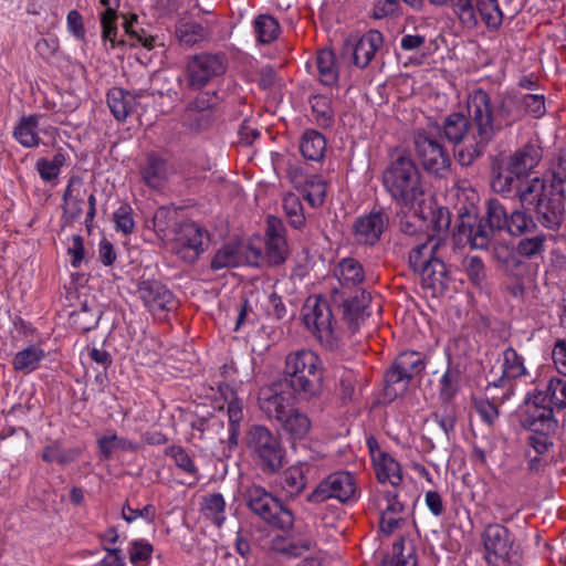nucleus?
<instances>
[{"label":"nucleus","instance_id":"26","mask_svg":"<svg viewBox=\"0 0 566 566\" xmlns=\"http://www.w3.org/2000/svg\"><path fill=\"white\" fill-rule=\"evenodd\" d=\"M172 169L164 157L156 153L146 156L139 166L142 180L151 189H161L168 180Z\"/></svg>","mask_w":566,"mask_h":566},{"label":"nucleus","instance_id":"20","mask_svg":"<svg viewBox=\"0 0 566 566\" xmlns=\"http://www.w3.org/2000/svg\"><path fill=\"white\" fill-rule=\"evenodd\" d=\"M527 375L524 358L513 347H507L503 352L502 375L490 381L486 390L501 388L504 391L502 399L507 398L514 391V381Z\"/></svg>","mask_w":566,"mask_h":566},{"label":"nucleus","instance_id":"25","mask_svg":"<svg viewBox=\"0 0 566 566\" xmlns=\"http://www.w3.org/2000/svg\"><path fill=\"white\" fill-rule=\"evenodd\" d=\"M85 190L80 177L73 176L69 179L62 197V227H71L82 216Z\"/></svg>","mask_w":566,"mask_h":566},{"label":"nucleus","instance_id":"32","mask_svg":"<svg viewBox=\"0 0 566 566\" xmlns=\"http://www.w3.org/2000/svg\"><path fill=\"white\" fill-rule=\"evenodd\" d=\"M373 460L378 482H389L394 488L400 485L402 482L401 467L394 457L379 451L378 457L373 455Z\"/></svg>","mask_w":566,"mask_h":566},{"label":"nucleus","instance_id":"17","mask_svg":"<svg viewBox=\"0 0 566 566\" xmlns=\"http://www.w3.org/2000/svg\"><path fill=\"white\" fill-rule=\"evenodd\" d=\"M370 300V294L364 290L349 296H346L345 291L338 290L337 287H334L331 292L333 306L340 311L343 321L347 324L352 333H355L360 323L369 316L367 308Z\"/></svg>","mask_w":566,"mask_h":566},{"label":"nucleus","instance_id":"54","mask_svg":"<svg viewBox=\"0 0 566 566\" xmlns=\"http://www.w3.org/2000/svg\"><path fill=\"white\" fill-rule=\"evenodd\" d=\"M547 234L541 232L532 237H525L517 243V253L525 258L541 255L545 251Z\"/></svg>","mask_w":566,"mask_h":566},{"label":"nucleus","instance_id":"12","mask_svg":"<svg viewBox=\"0 0 566 566\" xmlns=\"http://www.w3.org/2000/svg\"><path fill=\"white\" fill-rule=\"evenodd\" d=\"M412 143L422 168L436 177H446L451 167V157L443 144L424 129L413 133Z\"/></svg>","mask_w":566,"mask_h":566},{"label":"nucleus","instance_id":"10","mask_svg":"<svg viewBox=\"0 0 566 566\" xmlns=\"http://www.w3.org/2000/svg\"><path fill=\"white\" fill-rule=\"evenodd\" d=\"M332 302L322 296L308 298L303 308V323L322 346L334 349L340 338Z\"/></svg>","mask_w":566,"mask_h":566},{"label":"nucleus","instance_id":"6","mask_svg":"<svg viewBox=\"0 0 566 566\" xmlns=\"http://www.w3.org/2000/svg\"><path fill=\"white\" fill-rule=\"evenodd\" d=\"M440 244V240L428 238L409 253L410 266L415 272L420 273L422 287L430 291L432 296L443 294L450 281L447 265L441 259L434 256Z\"/></svg>","mask_w":566,"mask_h":566},{"label":"nucleus","instance_id":"33","mask_svg":"<svg viewBox=\"0 0 566 566\" xmlns=\"http://www.w3.org/2000/svg\"><path fill=\"white\" fill-rule=\"evenodd\" d=\"M281 428L293 440H302L311 429V420L304 412L290 408L286 413L277 421Z\"/></svg>","mask_w":566,"mask_h":566},{"label":"nucleus","instance_id":"46","mask_svg":"<svg viewBox=\"0 0 566 566\" xmlns=\"http://www.w3.org/2000/svg\"><path fill=\"white\" fill-rule=\"evenodd\" d=\"M82 450L80 448H71L67 450L61 449L57 441L46 446L42 453V460L44 462H57L61 465H66L75 462Z\"/></svg>","mask_w":566,"mask_h":566},{"label":"nucleus","instance_id":"57","mask_svg":"<svg viewBox=\"0 0 566 566\" xmlns=\"http://www.w3.org/2000/svg\"><path fill=\"white\" fill-rule=\"evenodd\" d=\"M153 552L154 546L149 542L143 538L134 539L130 542L128 548L129 562L134 566H138L140 563H148Z\"/></svg>","mask_w":566,"mask_h":566},{"label":"nucleus","instance_id":"45","mask_svg":"<svg viewBox=\"0 0 566 566\" xmlns=\"http://www.w3.org/2000/svg\"><path fill=\"white\" fill-rule=\"evenodd\" d=\"M256 40L261 44H270L277 39L280 34V24L275 18L270 14H260L253 21Z\"/></svg>","mask_w":566,"mask_h":566},{"label":"nucleus","instance_id":"48","mask_svg":"<svg viewBox=\"0 0 566 566\" xmlns=\"http://www.w3.org/2000/svg\"><path fill=\"white\" fill-rule=\"evenodd\" d=\"M65 154L62 150H59L54 154L51 160L46 158L38 159L35 168L43 181L51 182L59 177L61 168L65 165Z\"/></svg>","mask_w":566,"mask_h":566},{"label":"nucleus","instance_id":"8","mask_svg":"<svg viewBox=\"0 0 566 566\" xmlns=\"http://www.w3.org/2000/svg\"><path fill=\"white\" fill-rule=\"evenodd\" d=\"M247 507L263 522L281 531H289L295 522L293 512L263 486L252 484L243 492Z\"/></svg>","mask_w":566,"mask_h":566},{"label":"nucleus","instance_id":"39","mask_svg":"<svg viewBox=\"0 0 566 566\" xmlns=\"http://www.w3.org/2000/svg\"><path fill=\"white\" fill-rule=\"evenodd\" d=\"M99 2L105 7L101 14L102 39L105 42H111V46L114 49L117 33V9L120 0H99Z\"/></svg>","mask_w":566,"mask_h":566},{"label":"nucleus","instance_id":"18","mask_svg":"<svg viewBox=\"0 0 566 566\" xmlns=\"http://www.w3.org/2000/svg\"><path fill=\"white\" fill-rule=\"evenodd\" d=\"M207 243L208 232L197 223L187 222L180 226L171 251L184 262L192 264L206 250Z\"/></svg>","mask_w":566,"mask_h":566},{"label":"nucleus","instance_id":"4","mask_svg":"<svg viewBox=\"0 0 566 566\" xmlns=\"http://www.w3.org/2000/svg\"><path fill=\"white\" fill-rule=\"evenodd\" d=\"M479 193L472 189L462 190L458 195L457 221L452 231L457 247L470 245L472 249H486L497 233L492 226L489 213L492 209V198L485 201L483 217H479Z\"/></svg>","mask_w":566,"mask_h":566},{"label":"nucleus","instance_id":"56","mask_svg":"<svg viewBox=\"0 0 566 566\" xmlns=\"http://www.w3.org/2000/svg\"><path fill=\"white\" fill-rule=\"evenodd\" d=\"M314 545L315 542L311 536H303L297 539L291 538L283 546H279V543H276L275 548L286 556L298 557L311 551Z\"/></svg>","mask_w":566,"mask_h":566},{"label":"nucleus","instance_id":"7","mask_svg":"<svg viewBox=\"0 0 566 566\" xmlns=\"http://www.w3.org/2000/svg\"><path fill=\"white\" fill-rule=\"evenodd\" d=\"M245 444L252 461L264 474H275L284 467L283 443L268 427L251 426L247 431Z\"/></svg>","mask_w":566,"mask_h":566},{"label":"nucleus","instance_id":"31","mask_svg":"<svg viewBox=\"0 0 566 566\" xmlns=\"http://www.w3.org/2000/svg\"><path fill=\"white\" fill-rule=\"evenodd\" d=\"M138 95L120 87H112L107 93V105L118 122H124L137 106Z\"/></svg>","mask_w":566,"mask_h":566},{"label":"nucleus","instance_id":"13","mask_svg":"<svg viewBox=\"0 0 566 566\" xmlns=\"http://www.w3.org/2000/svg\"><path fill=\"white\" fill-rule=\"evenodd\" d=\"M358 488L355 476L348 471H336L321 480L307 495L310 503L319 504L328 500L347 503L357 500Z\"/></svg>","mask_w":566,"mask_h":566},{"label":"nucleus","instance_id":"64","mask_svg":"<svg viewBox=\"0 0 566 566\" xmlns=\"http://www.w3.org/2000/svg\"><path fill=\"white\" fill-rule=\"evenodd\" d=\"M72 323L76 329L81 332H88L97 325L98 318L91 313L86 303L82 304L78 311L71 314Z\"/></svg>","mask_w":566,"mask_h":566},{"label":"nucleus","instance_id":"36","mask_svg":"<svg viewBox=\"0 0 566 566\" xmlns=\"http://www.w3.org/2000/svg\"><path fill=\"white\" fill-rule=\"evenodd\" d=\"M209 35L210 31L196 21L180 19L176 24V36L184 45L192 46L207 40Z\"/></svg>","mask_w":566,"mask_h":566},{"label":"nucleus","instance_id":"27","mask_svg":"<svg viewBox=\"0 0 566 566\" xmlns=\"http://www.w3.org/2000/svg\"><path fill=\"white\" fill-rule=\"evenodd\" d=\"M382 44L384 36L381 32L377 30L366 32L349 48L354 64L360 69L368 66Z\"/></svg>","mask_w":566,"mask_h":566},{"label":"nucleus","instance_id":"34","mask_svg":"<svg viewBox=\"0 0 566 566\" xmlns=\"http://www.w3.org/2000/svg\"><path fill=\"white\" fill-rule=\"evenodd\" d=\"M473 11V23H465L469 27L476 25L478 13L488 27L496 28L502 23L503 13L499 7L497 0H470Z\"/></svg>","mask_w":566,"mask_h":566},{"label":"nucleus","instance_id":"29","mask_svg":"<svg viewBox=\"0 0 566 566\" xmlns=\"http://www.w3.org/2000/svg\"><path fill=\"white\" fill-rule=\"evenodd\" d=\"M342 291L352 290L365 280L363 265L354 258L342 259L333 270Z\"/></svg>","mask_w":566,"mask_h":566},{"label":"nucleus","instance_id":"35","mask_svg":"<svg viewBox=\"0 0 566 566\" xmlns=\"http://www.w3.org/2000/svg\"><path fill=\"white\" fill-rule=\"evenodd\" d=\"M229 397L226 395L228 400V418H229V437L228 444L230 449L238 446V438L240 432V423L243 419V403L237 397L235 392L231 389H227Z\"/></svg>","mask_w":566,"mask_h":566},{"label":"nucleus","instance_id":"15","mask_svg":"<svg viewBox=\"0 0 566 566\" xmlns=\"http://www.w3.org/2000/svg\"><path fill=\"white\" fill-rule=\"evenodd\" d=\"M489 217L497 233L506 232L511 237L532 234L537 228L533 217L525 209H515L509 213L505 206L496 198H492Z\"/></svg>","mask_w":566,"mask_h":566},{"label":"nucleus","instance_id":"3","mask_svg":"<svg viewBox=\"0 0 566 566\" xmlns=\"http://www.w3.org/2000/svg\"><path fill=\"white\" fill-rule=\"evenodd\" d=\"M384 189L391 200L409 210L420 206L424 197L421 171L411 155L400 148L394 149L381 174Z\"/></svg>","mask_w":566,"mask_h":566},{"label":"nucleus","instance_id":"44","mask_svg":"<svg viewBox=\"0 0 566 566\" xmlns=\"http://www.w3.org/2000/svg\"><path fill=\"white\" fill-rule=\"evenodd\" d=\"M493 255L504 271L516 276L521 274L524 263L517 250L515 251L507 244H497L494 247Z\"/></svg>","mask_w":566,"mask_h":566},{"label":"nucleus","instance_id":"50","mask_svg":"<svg viewBox=\"0 0 566 566\" xmlns=\"http://www.w3.org/2000/svg\"><path fill=\"white\" fill-rule=\"evenodd\" d=\"M326 182L318 175H312L306 178L304 186V199L313 208L321 207L325 201Z\"/></svg>","mask_w":566,"mask_h":566},{"label":"nucleus","instance_id":"60","mask_svg":"<svg viewBox=\"0 0 566 566\" xmlns=\"http://www.w3.org/2000/svg\"><path fill=\"white\" fill-rule=\"evenodd\" d=\"M166 454L171 457L175 464L184 472L197 478L198 469L187 451L180 446H171L167 449Z\"/></svg>","mask_w":566,"mask_h":566},{"label":"nucleus","instance_id":"28","mask_svg":"<svg viewBox=\"0 0 566 566\" xmlns=\"http://www.w3.org/2000/svg\"><path fill=\"white\" fill-rule=\"evenodd\" d=\"M40 115H24L17 123L13 129V138L25 148H35L40 145V132L49 134L54 132L55 128L49 127L44 129L39 128Z\"/></svg>","mask_w":566,"mask_h":566},{"label":"nucleus","instance_id":"38","mask_svg":"<svg viewBox=\"0 0 566 566\" xmlns=\"http://www.w3.org/2000/svg\"><path fill=\"white\" fill-rule=\"evenodd\" d=\"M316 67L319 82L325 86H334L338 83V69L335 54L331 50H321L316 55Z\"/></svg>","mask_w":566,"mask_h":566},{"label":"nucleus","instance_id":"42","mask_svg":"<svg viewBox=\"0 0 566 566\" xmlns=\"http://www.w3.org/2000/svg\"><path fill=\"white\" fill-rule=\"evenodd\" d=\"M306 486L304 464L289 467L281 475V488L290 496H297Z\"/></svg>","mask_w":566,"mask_h":566},{"label":"nucleus","instance_id":"37","mask_svg":"<svg viewBox=\"0 0 566 566\" xmlns=\"http://www.w3.org/2000/svg\"><path fill=\"white\" fill-rule=\"evenodd\" d=\"M302 156L307 160L319 161L326 151V139L323 134L314 129H307L300 143Z\"/></svg>","mask_w":566,"mask_h":566},{"label":"nucleus","instance_id":"61","mask_svg":"<svg viewBox=\"0 0 566 566\" xmlns=\"http://www.w3.org/2000/svg\"><path fill=\"white\" fill-rule=\"evenodd\" d=\"M433 418L447 436L454 430L457 412L451 402H442L441 407L433 413Z\"/></svg>","mask_w":566,"mask_h":566},{"label":"nucleus","instance_id":"22","mask_svg":"<svg viewBox=\"0 0 566 566\" xmlns=\"http://www.w3.org/2000/svg\"><path fill=\"white\" fill-rule=\"evenodd\" d=\"M291 395L282 390V384L264 386L258 394L259 408L268 419L279 421L290 409Z\"/></svg>","mask_w":566,"mask_h":566},{"label":"nucleus","instance_id":"21","mask_svg":"<svg viewBox=\"0 0 566 566\" xmlns=\"http://www.w3.org/2000/svg\"><path fill=\"white\" fill-rule=\"evenodd\" d=\"M216 94L202 93L190 101L181 116V124L191 130H203L209 127L212 122V105Z\"/></svg>","mask_w":566,"mask_h":566},{"label":"nucleus","instance_id":"63","mask_svg":"<svg viewBox=\"0 0 566 566\" xmlns=\"http://www.w3.org/2000/svg\"><path fill=\"white\" fill-rule=\"evenodd\" d=\"M405 544L403 541H397L392 545V554L389 559L390 566H416V557L413 555L412 548H409L407 553H405Z\"/></svg>","mask_w":566,"mask_h":566},{"label":"nucleus","instance_id":"14","mask_svg":"<svg viewBox=\"0 0 566 566\" xmlns=\"http://www.w3.org/2000/svg\"><path fill=\"white\" fill-rule=\"evenodd\" d=\"M227 71V57L223 53H201L188 59L186 65L187 84L191 88H201Z\"/></svg>","mask_w":566,"mask_h":566},{"label":"nucleus","instance_id":"2","mask_svg":"<svg viewBox=\"0 0 566 566\" xmlns=\"http://www.w3.org/2000/svg\"><path fill=\"white\" fill-rule=\"evenodd\" d=\"M467 112L468 115L449 114L442 124L443 136L450 143L464 144L455 155L463 167L472 165L500 132L522 118L520 105L514 98L502 96L492 101L482 88H474L469 94Z\"/></svg>","mask_w":566,"mask_h":566},{"label":"nucleus","instance_id":"59","mask_svg":"<svg viewBox=\"0 0 566 566\" xmlns=\"http://www.w3.org/2000/svg\"><path fill=\"white\" fill-rule=\"evenodd\" d=\"M116 231L128 235L134 232L135 221L133 218V209L129 205L124 203L117 208L113 214Z\"/></svg>","mask_w":566,"mask_h":566},{"label":"nucleus","instance_id":"58","mask_svg":"<svg viewBox=\"0 0 566 566\" xmlns=\"http://www.w3.org/2000/svg\"><path fill=\"white\" fill-rule=\"evenodd\" d=\"M310 103L313 113L316 114L317 122L324 126L329 125L334 115L329 97L325 95H315L310 99Z\"/></svg>","mask_w":566,"mask_h":566},{"label":"nucleus","instance_id":"11","mask_svg":"<svg viewBox=\"0 0 566 566\" xmlns=\"http://www.w3.org/2000/svg\"><path fill=\"white\" fill-rule=\"evenodd\" d=\"M426 368L423 356L415 350L400 353L385 374V395L390 400L402 395L410 381Z\"/></svg>","mask_w":566,"mask_h":566},{"label":"nucleus","instance_id":"9","mask_svg":"<svg viewBox=\"0 0 566 566\" xmlns=\"http://www.w3.org/2000/svg\"><path fill=\"white\" fill-rule=\"evenodd\" d=\"M484 558L490 566H521L522 552L513 533L502 524L485 526L481 535Z\"/></svg>","mask_w":566,"mask_h":566},{"label":"nucleus","instance_id":"55","mask_svg":"<svg viewBox=\"0 0 566 566\" xmlns=\"http://www.w3.org/2000/svg\"><path fill=\"white\" fill-rule=\"evenodd\" d=\"M509 96L511 97V95ZM512 98L518 103L522 115L525 111L532 114L534 117L539 118L546 112L545 97L542 94H525L521 99H517L514 96H512Z\"/></svg>","mask_w":566,"mask_h":566},{"label":"nucleus","instance_id":"62","mask_svg":"<svg viewBox=\"0 0 566 566\" xmlns=\"http://www.w3.org/2000/svg\"><path fill=\"white\" fill-rule=\"evenodd\" d=\"M400 2L399 0H375L371 18L381 20L386 18H395L400 14Z\"/></svg>","mask_w":566,"mask_h":566},{"label":"nucleus","instance_id":"19","mask_svg":"<svg viewBox=\"0 0 566 566\" xmlns=\"http://www.w3.org/2000/svg\"><path fill=\"white\" fill-rule=\"evenodd\" d=\"M137 293L145 307L154 315L171 312L178 307V301L172 292L159 281H140L137 285Z\"/></svg>","mask_w":566,"mask_h":566},{"label":"nucleus","instance_id":"52","mask_svg":"<svg viewBox=\"0 0 566 566\" xmlns=\"http://www.w3.org/2000/svg\"><path fill=\"white\" fill-rule=\"evenodd\" d=\"M463 269L468 280L476 287L483 289L488 283V274L484 262L479 256H467L463 260Z\"/></svg>","mask_w":566,"mask_h":566},{"label":"nucleus","instance_id":"40","mask_svg":"<svg viewBox=\"0 0 566 566\" xmlns=\"http://www.w3.org/2000/svg\"><path fill=\"white\" fill-rule=\"evenodd\" d=\"M200 512L214 526L221 527L226 521V501L222 494L206 495L200 504Z\"/></svg>","mask_w":566,"mask_h":566},{"label":"nucleus","instance_id":"1","mask_svg":"<svg viewBox=\"0 0 566 566\" xmlns=\"http://www.w3.org/2000/svg\"><path fill=\"white\" fill-rule=\"evenodd\" d=\"M539 158L538 148L527 144L509 157L495 160L491 186L504 197H517L521 208H534L541 224L557 231L565 218L566 158L559 159L549 185L538 177L530 178Z\"/></svg>","mask_w":566,"mask_h":566},{"label":"nucleus","instance_id":"53","mask_svg":"<svg viewBox=\"0 0 566 566\" xmlns=\"http://www.w3.org/2000/svg\"><path fill=\"white\" fill-rule=\"evenodd\" d=\"M461 374L459 369L449 367L440 379L439 397L442 402H451L459 390Z\"/></svg>","mask_w":566,"mask_h":566},{"label":"nucleus","instance_id":"24","mask_svg":"<svg viewBox=\"0 0 566 566\" xmlns=\"http://www.w3.org/2000/svg\"><path fill=\"white\" fill-rule=\"evenodd\" d=\"M388 224V217L382 211H370L356 219L354 237L357 243L374 245L379 240Z\"/></svg>","mask_w":566,"mask_h":566},{"label":"nucleus","instance_id":"16","mask_svg":"<svg viewBox=\"0 0 566 566\" xmlns=\"http://www.w3.org/2000/svg\"><path fill=\"white\" fill-rule=\"evenodd\" d=\"M518 417L521 426L531 432H554L557 427L552 406L537 391L525 399Z\"/></svg>","mask_w":566,"mask_h":566},{"label":"nucleus","instance_id":"41","mask_svg":"<svg viewBox=\"0 0 566 566\" xmlns=\"http://www.w3.org/2000/svg\"><path fill=\"white\" fill-rule=\"evenodd\" d=\"M44 357L45 353L41 347L31 345L14 355L12 366L15 371L29 374L40 366Z\"/></svg>","mask_w":566,"mask_h":566},{"label":"nucleus","instance_id":"43","mask_svg":"<svg viewBox=\"0 0 566 566\" xmlns=\"http://www.w3.org/2000/svg\"><path fill=\"white\" fill-rule=\"evenodd\" d=\"M243 247L226 244L220 248L211 260V269L214 271L226 268H237L243 262Z\"/></svg>","mask_w":566,"mask_h":566},{"label":"nucleus","instance_id":"49","mask_svg":"<svg viewBox=\"0 0 566 566\" xmlns=\"http://www.w3.org/2000/svg\"><path fill=\"white\" fill-rule=\"evenodd\" d=\"M537 394H542L545 402L552 406V408H566V380L552 378L547 382L545 390H538Z\"/></svg>","mask_w":566,"mask_h":566},{"label":"nucleus","instance_id":"47","mask_svg":"<svg viewBox=\"0 0 566 566\" xmlns=\"http://www.w3.org/2000/svg\"><path fill=\"white\" fill-rule=\"evenodd\" d=\"M97 446L104 459H109L115 450L137 451L138 444L117 434L103 436L97 440Z\"/></svg>","mask_w":566,"mask_h":566},{"label":"nucleus","instance_id":"30","mask_svg":"<svg viewBox=\"0 0 566 566\" xmlns=\"http://www.w3.org/2000/svg\"><path fill=\"white\" fill-rule=\"evenodd\" d=\"M125 20L123 22V29L125 32V38L120 40L115 39V46L117 45H129L137 46L142 45L147 50H151L155 46L156 38L148 34L143 28L138 24V18L136 14H132L129 18L124 17ZM117 34L115 35V38Z\"/></svg>","mask_w":566,"mask_h":566},{"label":"nucleus","instance_id":"5","mask_svg":"<svg viewBox=\"0 0 566 566\" xmlns=\"http://www.w3.org/2000/svg\"><path fill=\"white\" fill-rule=\"evenodd\" d=\"M324 368L321 358L311 349L289 353L284 359L283 381L301 400H312L323 391Z\"/></svg>","mask_w":566,"mask_h":566},{"label":"nucleus","instance_id":"51","mask_svg":"<svg viewBox=\"0 0 566 566\" xmlns=\"http://www.w3.org/2000/svg\"><path fill=\"white\" fill-rule=\"evenodd\" d=\"M283 209L291 227L301 229L305 226L304 209L297 195L293 192L286 193L283 197Z\"/></svg>","mask_w":566,"mask_h":566},{"label":"nucleus","instance_id":"23","mask_svg":"<svg viewBox=\"0 0 566 566\" xmlns=\"http://www.w3.org/2000/svg\"><path fill=\"white\" fill-rule=\"evenodd\" d=\"M289 254L285 239V227L279 218L269 216L266 219L265 258L270 265L282 264Z\"/></svg>","mask_w":566,"mask_h":566}]
</instances>
